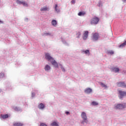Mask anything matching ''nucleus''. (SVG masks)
I'll list each match as a JSON object with an SVG mask.
<instances>
[{"instance_id": "f257e3e1", "label": "nucleus", "mask_w": 126, "mask_h": 126, "mask_svg": "<svg viewBox=\"0 0 126 126\" xmlns=\"http://www.w3.org/2000/svg\"><path fill=\"white\" fill-rule=\"evenodd\" d=\"M45 59H46L48 62H50L52 65H54L56 68H59V64L58 63V62L54 59V58L52 57L51 54H50V53H45Z\"/></svg>"}, {"instance_id": "f03ea898", "label": "nucleus", "mask_w": 126, "mask_h": 126, "mask_svg": "<svg viewBox=\"0 0 126 126\" xmlns=\"http://www.w3.org/2000/svg\"><path fill=\"white\" fill-rule=\"evenodd\" d=\"M81 118L82 119V121H81V125L84 126V125H87L88 123H89V121H88V118H87V114H86V112H82L81 113Z\"/></svg>"}, {"instance_id": "7ed1b4c3", "label": "nucleus", "mask_w": 126, "mask_h": 126, "mask_svg": "<svg viewBox=\"0 0 126 126\" xmlns=\"http://www.w3.org/2000/svg\"><path fill=\"white\" fill-rule=\"evenodd\" d=\"M90 22L92 25H97V24H98V22H99V18L94 17L91 19Z\"/></svg>"}, {"instance_id": "20e7f679", "label": "nucleus", "mask_w": 126, "mask_h": 126, "mask_svg": "<svg viewBox=\"0 0 126 126\" xmlns=\"http://www.w3.org/2000/svg\"><path fill=\"white\" fill-rule=\"evenodd\" d=\"M125 96H126V92L121 90L118 91V97L119 99H122Z\"/></svg>"}, {"instance_id": "39448f33", "label": "nucleus", "mask_w": 126, "mask_h": 126, "mask_svg": "<svg viewBox=\"0 0 126 126\" xmlns=\"http://www.w3.org/2000/svg\"><path fill=\"white\" fill-rule=\"evenodd\" d=\"M124 103L115 104L114 105V109L115 110H121V109L124 108Z\"/></svg>"}, {"instance_id": "423d86ee", "label": "nucleus", "mask_w": 126, "mask_h": 126, "mask_svg": "<svg viewBox=\"0 0 126 126\" xmlns=\"http://www.w3.org/2000/svg\"><path fill=\"white\" fill-rule=\"evenodd\" d=\"M88 35H89V32L87 31H84L82 36L83 40L84 41L87 40V38H88Z\"/></svg>"}, {"instance_id": "0eeeda50", "label": "nucleus", "mask_w": 126, "mask_h": 126, "mask_svg": "<svg viewBox=\"0 0 126 126\" xmlns=\"http://www.w3.org/2000/svg\"><path fill=\"white\" fill-rule=\"evenodd\" d=\"M117 85L118 87H122V88H126V84L125 82H119L117 83Z\"/></svg>"}, {"instance_id": "6e6552de", "label": "nucleus", "mask_w": 126, "mask_h": 126, "mask_svg": "<svg viewBox=\"0 0 126 126\" xmlns=\"http://www.w3.org/2000/svg\"><path fill=\"white\" fill-rule=\"evenodd\" d=\"M81 54H83V55H86V56H87L88 57H89L90 56V50L87 49L86 50H81Z\"/></svg>"}, {"instance_id": "1a4fd4ad", "label": "nucleus", "mask_w": 126, "mask_h": 126, "mask_svg": "<svg viewBox=\"0 0 126 126\" xmlns=\"http://www.w3.org/2000/svg\"><path fill=\"white\" fill-rule=\"evenodd\" d=\"M99 39V34L97 32H95L93 34L92 40L93 41H98Z\"/></svg>"}, {"instance_id": "9d476101", "label": "nucleus", "mask_w": 126, "mask_h": 126, "mask_svg": "<svg viewBox=\"0 0 126 126\" xmlns=\"http://www.w3.org/2000/svg\"><path fill=\"white\" fill-rule=\"evenodd\" d=\"M40 10L41 11V12H45L46 11H49V10H50V8H49V7L47 6H44L41 7Z\"/></svg>"}, {"instance_id": "9b49d317", "label": "nucleus", "mask_w": 126, "mask_h": 126, "mask_svg": "<svg viewBox=\"0 0 126 126\" xmlns=\"http://www.w3.org/2000/svg\"><path fill=\"white\" fill-rule=\"evenodd\" d=\"M111 71L115 73H119L120 71V68L118 66H114L111 68Z\"/></svg>"}, {"instance_id": "f8f14e48", "label": "nucleus", "mask_w": 126, "mask_h": 126, "mask_svg": "<svg viewBox=\"0 0 126 126\" xmlns=\"http://www.w3.org/2000/svg\"><path fill=\"white\" fill-rule=\"evenodd\" d=\"M93 92V90L92 89L90 88H87L85 89L84 92L86 94H88L89 95V94H91V93Z\"/></svg>"}, {"instance_id": "ddd939ff", "label": "nucleus", "mask_w": 126, "mask_h": 126, "mask_svg": "<svg viewBox=\"0 0 126 126\" xmlns=\"http://www.w3.org/2000/svg\"><path fill=\"white\" fill-rule=\"evenodd\" d=\"M44 70L46 72H49V71L51 70V66H50V65L49 64L45 65V66H44Z\"/></svg>"}, {"instance_id": "4468645a", "label": "nucleus", "mask_w": 126, "mask_h": 126, "mask_svg": "<svg viewBox=\"0 0 126 126\" xmlns=\"http://www.w3.org/2000/svg\"><path fill=\"white\" fill-rule=\"evenodd\" d=\"M81 32L80 31H78V32H76V38H77V39H80V38L81 37Z\"/></svg>"}, {"instance_id": "2eb2a0df", "label": "nucleus", "mask_w": 126, "mask_h": 126, "mask_svg": "<svg viewBox=\"0 0 126 126\" xmlns=\"http://www.w3.org/2000/svg\"><path fill=\"white\" fill-rule=\"evenodd\" d=\"M54 9L56 12H57L58 13L59 12H61V10L60 9V7L58 6V4H56L54 6Z\"/></svg>"}, {"instance_id": "dca6fc26", "label": "nucleus", "mask_w": 126, "mask_h": 126, "mask_svg": "<svg viewBox=\"0 0 126 126\" xmlns=\"http://www.w3.org/2000/svg\"><path fill=\"white\" fill-rule=\"evenodd\" d=\"M59 66L62 71H63V72H65V71H66V70L64 68V66H63V65L62 64L59 63Z\"/></svg>"}, {"instance_id": "f3484780", "label": "nucleus", "mask_w": 126, "mask_h": 126, "mask_svg": "<svg viewBox=\"0 0 126 126\" xmlns=\"http://www.w3.org/2000/svg\"><path fill=\"white\" fill-rule=\"evenodd\" d=\"M38 108L39 109V110H44V109H45V104L43 103H40L38 105Z\"/></svg>"}, {"instance_id": "a211bd4d", "label": "nucleus", "mask_w": 126, "mask_h": 126, "mask_svg": "<svg viewBox=\"0 0 126 126\" xmlns=\"http://www.w3.org/2000/svg\"><path fill=\"white\" fill-rule=\"evenodd\" d=\"M99 85L101 87H102V88H104V89H108V86H107L106 84L103 83L102 82H100Z\"/></svg>"}, {"instance_id": "6ab92c4d", "label": "nucleus", "mask_w": 126, "mask_h": 126, "mask_svg": "<svg viewBox=\"0 0 126 126\" xmlns=\"http://www.w3.org/2000/svg\"><path fill=\"white\" fill-rule=\"evenodd\" d=\"M57 20H53L51 21V24L53 26H54V27H56V26H57Z\"/></svg>"}, {"instance_id": "aec40b11", "label": "nucleus", "mask_w": 126, "mask_h": 126, "mask_svg": "<svg viewBox=\"0 0 126 126\" xmlns=\"http://www.w3.org/2000/svg\"><path fill=\"white\" fill-rule=\"evenodd\" d=\"M1 118L3 119V120H5V119H7L8 118V114H5V115H1Z\"/></svg>"}, {"instance_id": "412c9836", "label": "nucleus", "mask_w": 126, "mask_h": 126, "mask_svg": "<svg viewBox=\"0 0 126 126\" xmlns=\"http://www.w3.org/2000/svg\"><path fill=\"white\" fill-rule=\"evenodd\" d=\"M14 126H23V124L21 123H16L14 124Z\"/></svg>"}, {"instance_id": "4be33fe9", "label": "nucleus", "mask_w": 126, "mask_h": 126, "mask_svg": "<svg viewBox=\"0 0 126 126\" xmlns=\"http://www.w3.org/2000/svg\"><path fill=\"white\" fill-rule=\"evenodd\" d=\"M79 16H84L85 15V12H80L78 14Z\"/></svg>"}, {"instance_id": "5701e85b", "label": "nucleus", "mask_w": 126, "mask_h": 126, "mask_svg": "<svg viewBox=\"0 0 126 126\" xmlns=\"http://www.w3.org/2000/svg\"><path fill=\"white\" fill-rule=\"evenodd\" d=\"M91 106H98V103L96 101H93L91 104Z\"/></svg>"}, {"instance_id": "b1692460", "label": "nucleus", "mask_w": 126, "mask_h": 126, "mask_svg": "<svg viewBox=\"0 0 126 126\" xmlns=\"http://www.w3.org/2000/svg\"><path fill=\"white\" fill-rule=\"evenodd\" d=\"M62 41L63 43L64 44V45H65V46L69 45V44L68 43L66 42V41H65V40L62 39Z\"/></svg>"}, {"instance_id": "393cba45", "label": "nucleus", "mask_w": 126, "mask_h": 126, "mask_svg": "<svg viewBox=\"0 0 126 126\" xmlns=\"http://www.w3.org/2000/svg\"><path fill=\"white\" fill-rule=\"evenodd\" d=\"M51 126H59V124L56 122H53L51 123Z\"/></svg>"}, {"instance_id": "a878e982", "label": "nucleus", "mask_w": 126, "mask_h": 126, "mask_svg": "<svg viewBox=\"0 0 126 126\" xmlns=\"http://www.w3.org/2000/svg\"><path fill=\"white\" fill-rule=\"evenodd\" d=\"M22 4L23 5V6H26V7H28V3H27V2L25 1H23V3Z\"/></svg>"}, {"instance_id": "bb28decb", "label": "nucleus", "mask_w": 126, "mask_h": 126, "mask_svg": "<svg viewBox=\"0 0 126 126\" xmlns=\"http://www.w3.org/2000/svg\"><path fill=\"white\" fill-rule=\"evenodd\" d=\"M44 36H53V34L51 32H45L44 33Z\"/></svg>"}, {"instance_id": "cd10ccee", "label": "nucleus", "mask_w": 126, "mask_h": 126, "mask_svg": "<svg viewBox=\"0 0 126 126\" xmlns=\"http://www.w3.org/2000/svg\"><path fill=\"white\" fill-rule=\"evenodd\" d=\"M125 46H126V41L125 42H124L123 43H122L119 46V48H124V47H125Z\"/></svg>"}, {"instance_id": "c85d7f7f", "label": "nucleus", "mask_w": 126, "mask_h": 126, "mask_svg": "<svg viewBox=\"0 0 126 126\" xmlns=\"http://www.w3.org/2000/svg\"><path fill=\"white\" fill-rule=\"evenodd\" d=\"M16 3H17V4H22V3L23 2V0L21 1L20 0H16Z\"/></svg>"}, {"instance_id": "c756f323", "label": "nucleus", "mask_w": 126, "mask_h": 126, "mask_svg": "<svg viewBox=\"0 0 126 126\" xmlns=\"http://www.w3.org/2000/svg\"><path fill=\"white\" fill-rule=\"evenodd\" d=\"M14 109L15 110V111H17V112H20V111H21V109L18 107H15L14 108Z\"/></svg>"}, {"instance_id": "7c9ffc66", "label": "nucleus", "mask_w": 126, "mask_h": 126, "mask_svg": "<svg viewBox=\"0 0 126 126\" xmlns=\"http://www.w3.org/2000/svg\"><path fill=\"white\" fill-rule=\"evenodd\" d=\"M4 77V73L1 72L0 73V78H3Z\"/></svg>"}, {"instance_id": "2f4dec72", "label": "nucleus", "mask_w": 126, "mask_h": 126, "mask_svg": "<svg viewBox=\"0 0 126 126\" xmlns=\"http://www.w3.org/2000/svg\"><path fill=\"white\" fill-rule=\"evenodd\" d=\"M107 53L109 54L110 55H114V52L112 50H109L107 51Z\"/></svg>"}, {"instance_id": "473e14b6", "label": "nucleus", "mask_w": 126, "mask_h": 126, "mask_svg": "<svg viewBox=\"0 0 126 126\" xmlns=\"http://www.w3.org/2000/svg\"><path fill=\"white\" fill-rule=\"evenodd\" d=\"M103 5V4L102 3V1H99L98 2V6L99 7H101V6H102Z\"/></svg>"}, {"instance_id": "72a5a7b5", "label": "nucleus", "mask_w": 126, "mask_h": 126, "mask_svg": "<svg viewBox=\"0 0 126 126\" xmlns=\"http://www.w3.org/2000/svg\"><path fill=\"white\" fill-rule=\"evenodd\" d=\"M40 126H47V125L45 123H41Z\"/></svg>"}, {"instance_id": "f704fd0d", "label": "nucleus", "mask_w": 126, "mask_h": 126, "mask_svg": "<svg viewBox=\"0 0 126 126\" xmlns=\"http://www.w3.org/2000/svg\"><path fill=\"white\" fill-rule=\"evenodd\" d=\"M71 3H72L73 4H74L75 3V0H72L71 1Z\"/></svg>"}, {"instance_id": "c9c22d12", "label": "nucleus", "mask_w": 126, "mask_h": 126, "mask_svg": "<svg viewBox=\"0 0 126 126\" xmlns=\"http://www.w3.org/2000/svg\"><path fill=\"white\" fill-rule=\"evenodd\" d=\"M32 98H33V97H35V93H32Z\"/></svg>"}, {"instance_id": "e433bc0d", "label": "nucleus", "mask_w": 126, "mask_h": 126, "mask_svg": "<svg viewBox=\"0 0 126 126\" xmlns=\"http://www.w3.org/2000/svg\"><path fill=\"white\" fill-rule=\"evenodd\" d=\"M65 114H66V115H69V112H68V111H66L65 112Z\"/></svg>"}, {"instance_id": "4c0bfd02", "label": "nucleus", "mask_w": 126, "mask_h": 126, "mask_svg": "<svg viewBox=\"0 0 126 126\" xmlns=\"http://www.w3.org/2000/svg\"><path fill=\"white\" fill-rule=\"evenodd\" d=\"M25 21H28V18H26L25 19Z\"/></svg>"}, {"instance_id": "58836bf2", "label": "nucleus", "mask_w": 126, "mask_h": 126, "mask_svg": "<svg viewBox=\"0 0 126 126\" xmlns=\"http://www.w3.org/2000/svg\"><path fill=\"white\" fill-rule=\"evenodd\" d=\"M124 108H126V103H124Z\"/></svg>"}, {"instance_id": "ea45409f", "label": "nucleus", "mask_w": 126, "mask_h": 126, "mask_svg": "<svg viewBox=\"0 0 126 126\" xmlns=\"http://www.w3.org/2000/svg\"><path fill=\"white\" fill-rule=\"evenodd\" d=\"M123 73H125V74H126V71H124Z\"/></svg>"}, {"instance_id": "a19ab883", "label": "nucleus", "mask_w": 126, "mask_h": 126, "mask_svg": "<svg viewBox=\"0 0 126 126\" xmlns=\"http://www.w3.org/2000/svg\"><path fill=\"white\" fill-rule=\"evenodd\" d=\"M2 92V91L1 90V89H0V93H1Z\"/></svg>"}, {"instance_id": "79ce46f5", "label": "nucleus", "mask_w": 126, "mask_h": 126, "mask_svg": "<svg viewBox=\"0 0 126 126\" xmlns=\"http://www.w3.org/2000/svg\"><path fill=\"white\" fill-rule=\"evenodd\" d=\"M124 2L126 1V0H122Z\"/></svg>"}, {"instance_id": "37998d69", "label": "nucleus", "mask_w": 126, "mask_h": 126, "mask_svg": "<svg viewBox=\"0 0 126 126\" xmlns=\"http://www.w3.org/2000/svg\"><path fill=\"white\" fill-rule=\"evenodd\" d=\"M0 23H2V22L0 20Z\"/></svg>"}]
</instances>
